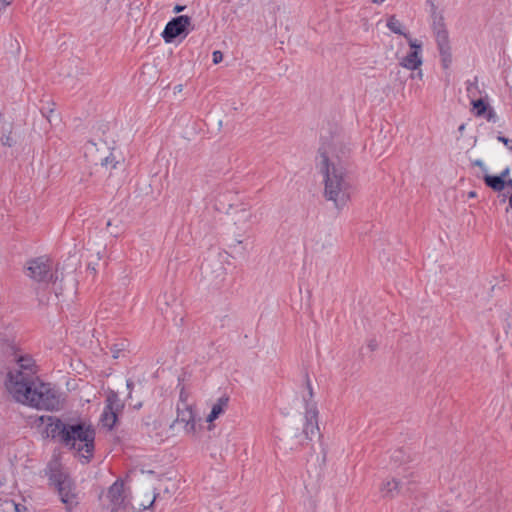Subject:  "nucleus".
Instances as JSON below:
<instances>
[{
	"instance_id": "obj_1",
	"label": "nucleus",
	"mask_w": 512,
	"mask_h": 512,
	"mask_svg": "<svg viewBox=\"0 0 512 512\" xmlns=\"http://www.w3.org/2000/svg\"><path fill=\"white\" fill-rule=\"evenodd\" d=\"M6 387L13 398L26 406L46 412H58L66 408L67 395L51 383L42 382L34 360L20 356L7 375Z\"/></svg>"
},
{
	"instance_id": "obj_2",
	"label": "nucleus",
	"mask_w": 512,
	"mask_h": 512,
	"mask_svg": "<svg viewBox=\"0 0 512 512\" xmlns=\"http://www.w3.org/2000/svg\"><path fill=\"white\" fill-rule=\"evenodd\" d=\"M317 168L324 178L325 198L332 201L336 208H343L354 190L351 173L342 165L339 155L325 147L318 150Z\"/></svg>"
},
{
	"instance_id": "obj_3",
	"label": "nucleus",
	"mask_w": 512,
	"mask_h": 512,
	"mask_svg": "<svg viewBox=\"0 0 512 512\" xmlns=\"http://www.w3.org/2000/svg\"><path fill=\"white\" fill-rule=\"evenodd\" d=\"M48 437L57 439L64 447L75 451L82 464L91 461L95 450V429L85 423L65 424L61 418L47 425Z\"/></svg>"
},
{
	"instance_id": "obj_4",
	"label": "nucleus",
	"mask_w": 512,
	"mask_h": 512,
	"mask_svg": "<svg viewBox=\"0 0 512 512\" xmlns=\"http://www.w3.org/2000/svg\"><path fill=\"white\" fill-rule=\"evenodd\" d=\"M151 419L152 421L146 422L149 432H154L159 437H170L181 431L194 435L203 428L211 430V424L216 418H174L172 422L169 418Z\"/></svg>"
},
{
	"instance_id": "obj_5",
	"label": "nucleus",
	"mask_w": 512,
	"mask_h": 512,
	"mask_svg": "<svg viewBox=\"0 0 512 512\" xmlns=\"http://www.w3.org/2000/svg\"><path fill=\"white\" fill-rule=\"evenodd\" d=\"M46 474L49 481L57 489L61 502L65 505L67 511H71L78 505V494L76 485L70 476L63 470L59 459H52L48 465Z\"/></svg>"
},
{
	"instance_id": "obj_6",
	"label": "nucleus",
	"mask_w": 512,
	"mask_h": 512,
	"mask_svg": "<svg viewBox=\"0 0 512 512\" xmlns=\"http://www.w3.org/2000/svg\"><path fill=\"white\" fill-rule=\"evenodd\" d=\"M432 27L438 51L440 54L442 66L444 69H448L452 63V53L449 34L445 27L443 17H435Z\"/></svg>"
},
{
	"instance_id": "obj_7",
	"label": "nucleus",
	"mask_w": 512,
	"mask_h": 512,
	"mask_svg": "<svg viewBox=\"0 0 512 512\" xmlns=\"http://www.w3.org/2000/svg\"><path fill=\"white\" fill-rule=\"evenodd\" d=\"M201 270L203 278L210 286L219 288L224 283L226 268L219 255L206 259L201 266Z\"/></svg>"
},
{
	"instance_id": "obj_8",
	"label": "nucleus",
	"mask_w": 512,
	"mask_h": 512,
	"mask_svg": "<svg viewBox=\"0 0 512 512\" xmlns=\"http://www.w3.org/2000/svg\"><path fill=\"white\" fill-rule=\"evenodd\" d=\"M29 276L39 283L48 284L57 280V275L52 272V262L45 257H38L29 261Z\"/></svg>"
},
{
	"instance_id": "obj_9",
	"label": "nucleus",
	"mask_w": 512,
	"mask_h": 512,
	"mask_svg": "<svg viewBox=\"0 0 512 512\" xmlns=\"http://www.w3.org/2000/svg\"><path fill=\"white\" fill-rule=\"evenodd\" d=\"M191 26V18L187 15H180L171 19L162 32V38L166 43H172L179 36H187Z\"/></svg>"
},
{
	"instance_id": "obj_10",
	"label": "nucleus",
	"mask_w": 512,
	"mask_h": 512,
	"mask_svg": "<svg viewBox=\"0 0 512 512\" xmlns=\"http://www.w3.org/2000/svg\"><path fill=\"white\" fill-rule=\"evenodd\" d=\"M414 482L398 478L386 479L380 486V492L383 498L393 499L402 492H411Z\"/></svg>"
},
{
	"instance_id": "obj_11",
	"label": "nucleus",
	"mask_w": 512,
	"mask_h": 512,
	"mask_svg": "<svg viewBox=\"0 0 512 512\" xmlns=\"http://www.w3.org/2000/svg\"><path fill=\"white\" fill-rule=\"evenodd\" d=\"M95 400H97L96 405L99 406L100 401L96 398L94 394L81 389L79 393H73L69 397L67 396L66 408L69 407L77 414H83L85 412L88 413L89 408L85 410L84 406L86 404L89 405L91 402Z\"/></svg>"
},
{
	"instance_id": "obj_12",
	"label": "nucleus",
	"mask_w": 512,
	"mask_h": 512,
	"mask_svg": "<svg viewBox=\"0 0 512 512\" xmlns=\"http://www.w3.org/2000/svg\"><path fill=\"white\" fill-rule=\"evenodd\" d=\"M157 307L165 318L176 321V310L180 308L174 292L165 291L157 299Z\"/></svg>"
},
{
	"instance_id": "obj_13",
	"label": "nucleus",
	"mask_w": 512,
	"mask_h": 512,
	"mask_svg": "<svg viewBox=\"0 0 512 512\" xmlns=\"http://www.w3.org/2000/svg\"><path fill=\"white\" fill-rule=\"evenodd\" d=\"M107 497L112 505V512H119L120 509H126L128 505L127 496L124 492V483L116 481L108 490Z\"/></svg>"
},
{
	"instance_id": "obj_14",
	"label": "nucleus",
	"mask_w": 512,
	"mask_h": 512,
	"mask_svg": "<svg viewBox=\"0 0 512 512\" xmlns=\"http://www.w3.org/2000/svg\"><path fill=\"white\" fill-rule=\"evenodd\" d=\"M125 403L114 390L106 391L105 408L101 416H119L124 412Z\"/></svg>"
},
{
	"instance_id": "obj_15",
	"label": "nucleus",
	"mask_w": 512,
	"mask_h": 512,
	"mask_svg": "<svg viewBox=\"0 0 512 512\" xmlns=\"http://www.w3.org/2000/svg\"><path fill=\"white\" fill-rule=\"evenodd\" d=\"M325 147L330 152H334L339 155L341 163L346 167V161L350 154V148L341 142L338 138H332L330 143L323 142L320 148Z\"/></svg>"
},
{
	"instance_id": "obj_16",
	"label": "nucleus",
	"mask_w": 512,
	"mask_h": 512,
	"mask_svg": "<svg viewBox=\"0 0 512 512\" xmlns=\"http://www.w3.org/2000/svg\"><path fill=\"white\" fill-rule=\"evenodd\" d=\"M253 217L254 215L251 209L244 205H241L240 208L233 212L234 224L241 229L248 227L251 224Z\"/></svg>"
},
{
	"instance_id": "obj_17",
	"label": "nucleus",
	"mask_w": 512,
	"mask_h": 512,
	"mask_svg": "<svg viewBox=\"0 0 512 512\" xmlns=\"http://www.w3.org/2000/svg\"><path fill=\"white\" fill-rule=\"evenodd\" d=\"M302 433L305 438L312 440L320 437V429L317 418H302Z\"/></svg>"
},
{
	"instance_id": "obj_18",
	"label": "nucleus",
	"mask_w": 512,
	"mask_h": 512,
	"mask_svg": "<svg viewBox=\"0 0 512 512\" xmlns=\"http://www.w3.org/2000/svg\"><path fill=\"white\" fill-rule=\"evenodd\" d=\"M400 64L409 70H417L422 65V58L417 50H412L403 57Z\"/></svg>"
},
{
	"instance_id": "obj_19",
	"label": "nucleus",
	"mask_w": 512,
	"mask_h": 512,
	"mask_svg": "<svg viewBox=\"0 0 512 512\" xmlns=\"http://www.w3.org/2000/svg\"><path fill=\"white\" fill-rule=\"evenodd\" d=\"M185 413H188V416H195L193 405L188 402L187 396L181 391L180 399L177 404V416H184Z\"/></svg>"
},
{
	"instance_id": "obj_20",
	"label": "nucleus",
	"mask_w": 512,
	"mask_h": 512,
	"mask_svg": "<svg viewBox=\"0 0 512 512\" xmlns=\"http://www.w3.org/2000/svg\"><path fill=\"white\" fill-rule=\"evenodd\" d=\"M483 179L489 188L497 192L502 191L506 186V180H503L498 175L485 174Z\"/></svg>"
},
{
	"instance_id": "obj_21",
	"label": "nucleus",
	"mask_w": 512,
	"mask_h": 512,
	"mask_svg": "<svg viewBox=\"0 0 512 512\" xmlns=\"http://www.w3.org/2000/svg\"><path fill=\"white\" fill-rule=\"evenodd\" d=\"M229 397L224 395L220 397L216 403L213 404L211 412L207 416H219L226 411L229 403Z\"/></svg>"
},
{
	"instance_id": "obj_22",
	"label": "nucleus",
	"mask_w": 512,
	"mask_h": 512,
	"mask_svg": "<svg viewBox=\"0 0 512 512\" xmlns=\"http://www.w3.org/2000/svg\"><path fill=\"white\" fill-rule=\"evenodd\" d=\"M26 508L16 504L13 500L6 499L2 502L0 512H25Z\"/></svg>"
},
{
	"instance_id": "obj_23",
	"label": "nucleus",
	"mask_w": 512,
	"mask_h": 512,
	"mask_svg": "<svg viewBox=\"0 0 512 512\" xmlns=\"http://www.w3.org/2000/svg\"><path fill=\"white\" fill-rule=\"evenodd\" d=\"M387 27L395 34L403 35L404 37L408 38V34H406L402 29L401 22L395 17L391 16L387 20Z\"/></svg>"
},
{
	"instance_id": "obj_24",
	"label": "nucleus",
	"mask_w": 512,
	"mask_h": 512,
	"mask_svg": "<svg viewBox=\"0 0 512 512\" xmlns=\"http://www.w3.org/2000/svg\"><path fill=\"white\" fill-rule=\"evenodd\" d=\"M127 347H128V342L126 340H122L119 343L112 344L110 347L112 357L114 359H118L121 356H124V353H125Z\"/></svg>"
},
{
	"instance_id": "obj_25",
	"label": "nucleus",
	"mask_w": 512,
	"mask_h": 512,
	"mask_svg": "<svg viewBox=\"0 0 512 512\" xmlns=\"http://www.w3.org/2000/svg\"><path fill=\"white\" fill-rule=\"evenodd\" d=\"M471 104L473 106L474 114L477 117L484 116L487 109L489 108V106L481 98L477 100H472Z\"/></svg>"
},
{
	"instance_id": "obj_26",
	"label": "nucleus",
	"mask_w": 512,
	"mask_h": 512,
	"mask_svg": "<svg viewBox=\"0 0 512 512\" xmlns=\"http://www.w3.org/2000/svg\"><path fill=\"white\" fill-rule=\"evenodd\" d=\"M391 459L395 463L401 464V463L408 461L409 455L407 454V452L404 449L400 448L393 452Z\"/></svg>"
},
{
	"instance_id": "obj_27",
	"label": "nucleus",
	"mask_w": 512,
	"mask_h": 512,
	"mask_svg": "<svg viewBox=\"0 0 512 512\" xmlns=\"http://www.w3.org/2000/svg\"><path fill=\"white\" fill-rule=\"evenodd\" d=\"M486 118L487 121L489 122H493V123H496L498 121V116L497 114L495 113V111L489 107L485 113V115L483 116Z\"/></svg>"
},
{
	"instance_id": "obj_28",
	"label": "nucleus",
	"mask_w": 512,
	"mask_h": 512,
	"mask_svg": "<svg viewBox=\"0 0 512 512\" xmlns=\"http://www.w3.org/2000/svg\"><path fill=\"white\" fill-rule=\"evenodd\" d=\"M407 39H408V43H409V46L411 47V49L417 50L418 54H420L421 49H422V44L420 42H418V40H416V39H411L409 36Z\"/></svg>"
},
{
	"instance_id": "obj_29",
	"label": "nucleus",
	"mask_w": 512,
	"mask_h": 512,
	"mask_svg": "<svg viewBox=\"0 0 512 512\" xmlns=\"http://www.w3.org/2000/svg\"><path fill=\"white\" fill-rule=\"evenodd\" d=\"M0 140L3 146L12 147L14 144V140L11 136V133L3 135Z\"/></svg>"
},
{
	"instance_id": "obj_30",
	"label": "nucleus",
	"mask_w": 512,
	"mask_h": 512,
	"mask_svg": "<svg viewBox=\"0 0 512 512\" xmlns=\"http://www.w3.org/2000/svg\"><path fill=\"white\" fill-rule=\"evenodd\" d=\"M109 164H111L113 168H115L116 165L118 164V162L115 160V157L113 156L112 153L102 160L103 166H108Z\"/></svg>"
},
{
	"instance_id": "obj_31",
	"label": "nucleus",
	"mask_w": 512,
	"mask_h": 512,
	"mask_svg": "<svg viewBox=\"0 0 512 512\" xmlns=\"http://www.w3.org/2000/svg\"><path fill=\"white\" fill-rule=\"evenodd\" d=\"M306 416H318V410L315 405H307Z\"/></svg>"
},
{
	"instance_id": "obj_32",
	"label": "nucleus",
	"mask_w": 512,
	"mask_h": 512,
	"mask_svg": "<svg viewBox=\"0 0 512 512\" xmlns=\"http://www.w3.org/2000/svg\"><path fill=\"white\" fill-rule=\"evenodd\" d=\"M212 56H213V63H214V64H218V63H220V62L222 61V59H223V54H222V52H221V51H218V50H217V51H214Z\"/></svg>"
},
{
	"instance_id": "obj_33",
	"label": "nucleus",
	"mask_w": 512,
	"mask_h": 512,
	"mask_svg": "<svg viewBox=\"0 0 512 512\" xmlns=\"http://www.w3.org/2000/svg\"><path fill=\"white\" fill-rule=\"evenodd\" d=\"M126 386H127V389H128V399L132 400V389L134 387V382L130 379H128L126 381Z\"/></svg>"
},
{
	"instance_id": "obj_34",
	"label": "nucleus",
	"mask_w": 512,
	"mask_h": 512,
	"mask_svg": "<svg viewBox=\"0 0 512 512\" xmlns=\"http://www.w3.org/2000/svg\"><path fill=\"white\" fill-rule=\"evenodd\" d=\"M119 418L113 417V418H103L105 421V425H109L110 428H112L118 421Z\"/></svg>"
},
{
	"instance_id": "obj_35",
	"label": "nucleus",
	"mask_w": 512,
	"mask_h": 512,
	"mask_svg": "<svg viewBox=\"0 0 512 512\" xmlns=\"http://www.w3.org/2000/svg\"><path fill=\"white\" fill-rule=\"evenodd\" d=\"M497 139H498L500 142H502L504 145H506V146L508 147V149H510V150L512 151V146H509V143L511 142V140H510V139H508V138H506V137H504V136H501V135H499V136L497 137Z\"/></svg>"
},
{
	"instance_id": "obj_36",
	"label": "nucleus",
	"mask_w": 512,
	"mask_h": 512,
	"mask_svg": "<svg viewBox=\"0 0 512 512\" xmlns=\"http://www.w3.org/2000/svg\"><path fill=\"white\" fill-rule=\"evenodd\" d=\"M472 164H473L474 166H478V167H480L483 171H486V166H485V164L483 163V161H482V160H480V159H476V160H474V161L472 162Z\"/></svg>"
},
{
	"instance_id": "obj_37",
	"label": "nucleus",
	"mask_w": 512,
	"mask_h": 512,
	"mask_svg": "<svg viewBox=\"0 0 512 512\" xmlns=\"http://www.w3.org/2000/svg\"><path fill=\"white\" fill-rule=\"evenodd\" d=\"M378 347V343L375 339H371L369 342H368V348L371 350V351H374L376 350Z\"/></svg>"
},
{
	"instance_id": "obj_38",
	"label": "nucleus",
	"mask_w": 512,
	"mask_h": 512,
	"mask_svg": "<svg viewBox=\"0 0 512 512\" xmlns=\"http://www.w3.org/2000/svg\"><path fill=\"white\" fill-rule=\"evenodd\" d=\"M306 386H307V390H308L310 397H312L313 396L312 385H311L310 379L307 374H306Z\"/></svg>"
},
{
	"instance_id": "obj_39",
	"label": "nucleus",
	"mask_w": 512,
	"mask_h": 512,
	"mask_svg": "<svg viewBox=\"0 0 512 512\" xmlns=\"http://www.w3.org/2000/svg\"><path fill=\"white\" fill-rule=\"evenodd\" d=\"M12 2H13V0H0V10L5 9Z\"/></svg>"
},
{
	"instance_id": "obj_40",
	"label": "nucleus",
	"mask_w": 512,
	"mask_h": 512,
	"mask_svg": "<svg viewBox=\"0 0 512 512\" xmlns=\"http://www.w3.org/2000/svg\"><path fill=\"white\" fill-rule=\"evenodd\" d=\"M156 499V495L153 496L152 500H150L148 503H141V506L143 507V509H148L149 507L152 506V504L154 503Z\"/></svg>"
},
{
	"instance_id": "obj_41",
	"label": "nucleus",
	"mask_w": 512,
	"mask_h": 512,
	"mask_svg": "<svg viewBox=\"0 0 512 512\" xmlns=\"http://www.w3.org/2000/svg\"><path fill=\"white\" fill-rule=\"evenodd\" d=\"M509 172H510V169H509V168H506V169H504V170L500 173V175H498V176H499V177H502V179H503V180H505V179H506V177L509 175Z\"/></svg>"
},
{
	"instance_id": "obj_42",
	"label": "nucleus",
	"mask_w": 512,
	"mask_h": 512,
	"mask_svg": "<svg viewBox=\"0 0 512 512\" xmlns=\"http://www.w3.org/2000/svg\"><path fill=\"white\" fill-rule=\"evenodd\" d=\"M141 406H142V402H140V401H137L135 403H133V402L129 403V407H133V409H139Z\"/></svg>"
},
{
	"instance_id": "obj_43",
	"label": "nucleus",
	"mask_w": 512,
	"mask_h": 512,
	"mask_svg": "<svg viewBox=\"0 0 512 512\" xmlns=\"http://www.w3.org/2000/svg\"><path fill=\"white\" fill-rule=\"evenodd\" d=\"M184 9H185V6L176 5V6L174 7L173 11H174L175 13H180V12H182Z\"/></svg>"
},
{
	"instance_id": "obj_44",
	"label": "nucleus",
	"mask_w": 512,
	"mask_h": 512,
	"mask_svg": "<svg viewBox=\"0 0 512 512\" xmlns=\"http://www.w3.org/2000/svg\"><path fill=\"white\" fill-rule=\"evenodd\" d=\"M373 3L375 4H381L383 3L385 0H371Z\"/></svg>"
},
{
	"instance_id": "obj_45",
	"label": "nucleus",
	"mask_w": 512,
	"mask_h": 512,
	"mask_svg": "<svg viewBox=\"0 0 512 512\" xmlns=\"http://www.w3.org/2000/svg\"><path fill=\"white\" fill-rule=\"evenodd\" d=\"M416 77L422 78V71H421V70H419V71L416 73Z\"/></svg>"
},
{
	"instance_id": "obj_46",
	"label": "nucleus",
	"mask_w": 512,
	"mask_h": 512,
	"mask_svg": "<svg viewBox=\"0 0 512 512\" xmlns=\"http://www.w3.org/2000/svg\"><path fill=\"white\" fill-rule=\"evenodd\" d=\"M506 185L512 188V180L510 179L506 181Z\"/></svg>"
},
{
	"instance_id": "obj_47",
	"label": "nucleus",
	"mask_w": 512,
	"mask_h": 512,
	"mask_svg": "<svg viewBox=\"0 0 512 512\" xmlns=\"http://www.w3.org/2000/svg\"><path fill=\"white\" fill-rule=\"evenodd\" d=\"M509 206H510V208H512V193H511V196L509 198Z\"/></svg>"
},
{
	"instance_id": "obj_48",
	"label": "nucleus",
	"mask_w": 512,
	"mask_h": 512,
	"mask_svg": "<svg viewBox=\"0 0 512 512\" xmlns=\"http://www.w3.org/2000/svg\"><path fill=\"white\" fill-rule=\"evenodd\" d=\"M469 196H470V197H474V196H475V192H470V193H469Z\"/></svg>"
}]
</instances>
